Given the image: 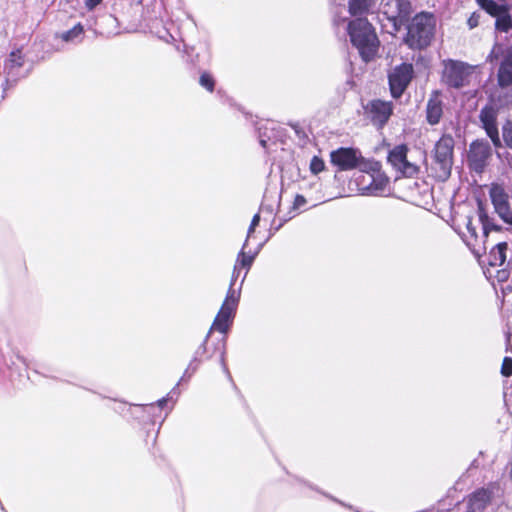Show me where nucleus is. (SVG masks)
Here are the masks:
<instances>
[{
	"label": "nucleus",
	"mask_w": 512,
	"mask_h": 512,
	"mask_svg": "<svg viewBox=\"0 0 512 512\" xmlns=\"http://www.w3.org/2000/svg\"><path fill=\"white\" fill-rule=\"evenodd\" d=\"M404 43L413 50H422L431 44L436 30V18L432 13L416 14L407 24Z\"/></svg>",
	"instance_id": "obj_1"
},
{
	"label": "nucleus",
	"mask_w": 512,
	"mask_h": 512,
	"mask_svg": "<svg viewBox=\"0 0 512 512\" xmlns=\"http://www.w3.org/2000/svg\"><path fill=\"white\" fill-rule=\"evenodd\" d=\"M348 34L362 59L369 62L377 53L379 41L375 30L366 18L359 17L349 22Z\"/></svg>",
	"instance_id": "obj_2"
},
{
	"label": "nucleus",
	"mask_w": 512,
	"mask_h": 512,
	"mask_svg": "<svg viewBox=\"0 0 512 512\" xmlns=\"http://www.w3.org/2000/svg\"><path fill=\"white\" fill-rule=\"evenodd\" d=\"M487 61L497 65V84L505 89L512 86V36L496 42Z\"/></svg>",
	"instance_id": "obj_3"
},
{
	"label": "nucleus",
	"mask_w": 512,
	"mask_h": 512,
	"mask_svg": "<svg viewBox=\"0 0 512 512\" xmlns=\"http://www.w3.org/2000/svg\"><path fill=\"white\" fill-rule=\"evenodd\" d=\"M472 73L473 66L462 61L449 59L444 62L442 80L447 86L460 89L469 84Z\"/></svg>",
	"instance_id": "obj_4"
},
{
	"label": "nucleus",
	"mask_w": 512,
	"mask_h": 512,
	"mask_svg": "<svg viewBox=\"0 0 512 512\" xmlns=\"http://www.w3.org/2000/svg\"><path fill=\"white\" fill-rule=\"evenodd\" d=\"M454 139L450 135H443L435 144L434 162L438 176L447 179L451 174L453 164Z\"/></svg>",
	"instance_id": "obj_5"
},
{
	"label": "nucleus",
	"mask_w": 512,
	"mask_h": 512,
	"mask_svg": "<svg viewBox=\"0 0 512 512\" xmlns=\"http://www.w3.org/2000/svg\"><path fill=\"white\" fill-rule=\"evenodd\" d=\"M492 147L486 139H476L469 145L468 164L471 170L482 173L492 156Z\"/></svg>",
	"instance_id": "obj_6"
},
{
	"label": "nucleus",
	"mask_w": 512,
	"mask_h": 512,
	"mask_svg": "<svg viewBox=\"0 0 512 512\" xmlns=\"http://www.w3.org/2000/svg\"><path fill=\"white\" fill-rule=\"evenodd\" d=\"M477 4L489 15L495 18V29L499 32H508L512 29V16L505 4L495 0H476Z\"/></svg>",
	"instance_id": "obj_7"
},
{
	"label": "nucleus",
	"mask_w": 512,
	"mask_h": 512,
	"mask_svg": "<svg viewBox=\"0 0 512 512\" xmlns=\"http://www.w3.org/2000/svg\"><path fill=\"white\" fill-rule=\"evenodd\" d=\"M384 8L383 13L392 23L395 31H399L410 20L412 14L410 0H391L385 4Z\"/></svg>",
	"instance_id": "obj_8"
},
{
	"label": "nucleus",
	"mask_w": 512,
	"mask_h": 512,
	"mask_svg": "<svg viewBox=\"0 0 512 512\" xmlns=\"http://www.w3.org/2000/svg\"><path fill=\"white\" fill-rule=\"evenodd\" d=\"M413 67L411 64L403 63L394 68L389 74V86L391 95L399 98L412 80Z\"/></svg>",
	"instance_id": "obj_9"
},
{
	"label": "nucleus",
	"mask_w": 512,
	"mask_h": 512,
	"mask_svg": "<svg viewBox=\"0 0 512 512\" xmlns=\"http://www.w3.org/2000/svg\"><path fill=\"white\" fill-rule=\"evenodd\" d=\"M481 127L490 138L493 146L498 149L503 146L497 124V112L489 105L484 106L479 113Z\"/></svg>",
	"instance_id": "obj_10"
},
{
	"label": "nucleus",
	"mask_w": 512,
	"mask_h": 512,
	"mask_svg": "<svg viewBox=\"0 0 512 512\" xmlns=\"http://www.w3.org/2000/svg\"><path fill=\"white\" fill-rule=\"evenodd\" d=\"M408 147L400 144L391 149L388 153V162L402 174L413 176L418 172V167L407 160Z\"/></svg>",
	"instance_id": "obj_11"
},
{
	"label": "nucleus",
	"mask_w": 512,
	"mask_h": 512,
	"mask_svg": "<svg viewBox=\"0 0 512 512\" xmlns=\"http://www.w3.org/2000/svg\"><path fill=\"white\" fill-rule=\"evenodd\" d=\"M359 153L355 148L340 147L330 153V160L339 171H349L356 169Z\"/></svg>",
	"instance_id": "obj_12"
},
{
	"label": "nucleus",
	"mask_w": 512,
	"mask_h": 512,
	"mask_svg": "<svg viewBox=\"0 0 512 512\" xmlns=\"http://www.w3.org/2000/svg\"><path fill=\"white\" fill-rule=\"evenodd\" d=\"M366 111L372 123L378 128H382L393 113V104L380 99L372 100L367 104Z\"/></svg>",
	"instance_id": "obj_13"
},
{
	"label": "nucleus",
	"mask_w": 512,
	"mask_h": 512,
	"mask_svg": "<svg viewBox=\"0 0 512 512\" xmlns=\"http://www.w3.org/2000/svg\"><path fill=\"white\" fill-rule=\"evenodd\" d=\"M23 64L24 58L21 51H12L4 65L7 83H16L20 78L25 77L26 71L23 70Z\"/></svg>",
	"instance_id": "obj_14"
},
{
	"label": "nucleus",
	"mask_w": 512,
	"mask_h": 512,
	"mask_svg": "<svg viewBox=\"0 0 512 512\" xmlns=\"http://www.w3.org/2000/svg\"><path fill=\"white\" fill-rule=\"evenodd\" d=\"M490 198L495 211L502 219L510 210L509 196L500 185H493L490 189Z\"/></svg>",
	"instance_id": "obj_15"
},
{
	"label": "nucleus",
	"mask_w": 512,
	"mask_h": 512,
	"mask_svg": "<svg viewBox=\"0 0 512 512\" xmlns=\"http://www.w3.org/2000/svg\"><path fill=\"white\" fill-rule=\"evenodd\" d=\"M443 115V102L440 93L433 91L426 104V120L430 125H437Z\"/></svg>",
	"instance_id": "obj_16"
},
{
	"label": "nucleus",
	"mask_w": 512,
	"mask_h": 512,
	"mask_svg": "<svg viewBox=\"0 0 512 512\" xmlns=\"http://www.w3.org/2000/svg\"><path fill=\"white\" fill-rule=\"evenodd\" d=\"M211 335V330L208 331L206 337L203 342L199 345V347L195 350L192 360L190 361L188 367L186 368L183 376L180 381H184L185 379H189L198 369L199 364L201 363L203 357L207 354V342Z\"/></svg>",
	"instance_id": "obj_17"
},
{
	"label": "nucleus",
	"mask_w": 512,
	"mask_h": 512,
	"mask_svg": "<svg viewBox=\"0 0 512 512\" xmlns=\"http://www.w3.org/2000/svg\"><path fill=\"white\" fill-rule=\"evenodd\" d=\"M235 311V309L222 305L210 328L211 332L213 330H217L221 333H227V331L230 328Z\"/></svg>",
	"instance_id": "obj_18"
},
{
	"label": "nucleus",
	"mask_w": 512,
	"mask_h": 512,
	"mask_svg": "<svg viewBox=\"0 0 512 512\" xmlns=\"http://www.w3.org/2000/svg\"><path fill=\"white\" fill-rule=\"evenodd\" d=\"M477 212H478L479 222L482 225V233H483L484 238H487L489 233L492 231H496V232L501 231V227L494 222L493 218L489 217L482 202H480V201L478 202V211Z\"/></svg>",
	"instance_id": "obj_19"
},
{
	"label": "nucleus",
	"mask_w": 512,
	"mask_h": 512,
	"mask_svg": "<svg viewBox=\"0 0 512 512\" xmlns=\"http://www.w3.org/2000/svg\"><path fill=\"white\" fill-rule=\"evenodd\" d=\"M508 244L499 242L494 245L488 254V264L492 267L503 266L506 261Z\"/></svg>",
	"instance_id": "obj_20"
},
{
	"label": "nucleus",
	"mask_w": 512,
	"mask_h": 512,
	"mask_svg": "<svg viewBox=\"0 0 512 512\" xmlns=\"http://www.w3.org/2000/svg\"><path fill=\"white\" fill-rule=\"evenodd\" d=\"M246 247H247V240H245L241 251L238 253L237 260H236V263H235L234 269H233V278H235V273H236L237 269L245 268L247 271L250 269V267L252 266V264L254 262L256 255L259 252V249L261 248V245L253 253H250V252L247 253L245 251Z\"/></svg>",
	"instance_id": "obj_21"
},
{
	"label": "nucleus",
	"mask_w": 512,
	"mask_h": 512,
	"mask_svg": "<svg viewBox=\"0 0 512 512\" xmlns=\"http://www.w3.org/2000/svg\"><path fill=\"white\" fill-rule=\"evenodd\" d=\"M375 0H349V12L352 16H363L370 12Z\"/></svg>",
	"instance_id": "obj_22"
},
{
	"label": "nucleus",
	"mask_w": 512,
	"mask_h": 512,
	"mask_svg": "<svg viewBox=\"0 0 512 512\" xmlns=\"http://www.w3.org/2000/svg\"><path fill=\"white\" fill-rule=\"evenodd\" d=\"M84 28L78 23L73 28L61 34V39L65 42L79 43L83 39Z\"/></svg>",
	"instance_id": "obj_23"
},
{
	"label": "nucleus",
	"mask_w": 512,
	"mask_h": 512,
	"mask_svg": "<svg viewBox=\"0 0 512 512\" xmlns=\"http://www.w3.org/2000/svg\"><path fill=\"white\" fill-rule=\"evenodd\" d=\"M356 168L362 172L370 173L378 171L379 164L373 160H366L364 157H362L361 153H359Z\"/></svg>",
	"instance_id": "obj_24"
},
{
	"label": "nucleus",
	"mask_w": 512,
	"mask_h": 512,
	"mask_svg": "<svg viewBox=\"0 0 512 512\" xmlns=\"http://www.w3.org/2000/svg\"><path fill=\"white\" fill-rule=\"evenodd\" d=\"M239 297H240V293L235 291L233 289V286L230 285L227 296L222 305L236 310L238 302H239Z\"/></svg>",
	"instance_id": "obj_25"
},
{
	"label": "nucleus",
	"mask_w": 512,
	"mask_h": 512,
	"mask_svg": "<svg viewBox=\"0 0 512 512\" xmlns=\"http://www.w3.org/2000/svg\"><path fill=\"white\" fill-rule=\"evenodd\" d=\"M502 139L505 145L512 150V119L507 120L503 124Z\"/></svg>",
	"instance_id": "obj_26"
},
{
	"label": "nucleus",
	"mask_w": 512,
	"mask_h": 512,
	"mask_svg": "<svg viewBox=\"0 0 512 512\" xmlns=\"http://www.w3.org/2000/svg\"><path fill=\"white\" fill-rule=\"evenodd\" d=\"M199 84L209 92L215 88V80L209 72H203L199 78Z\"/></svg>",
	"instance_id": "obj_27"
},
{
	"label": "nucleus",
	"mask_w": 512,
	"mask_h": 512,
	"mask_svg": "<svg viewBox=\"0 0 512 512\" xmlns=\"http://www.w3.org/2000/svg\"><path fill=\"white\" fill-rule=\"evenodd\" d=\"M325 169V163L322 158L313 156L310 161V171L312 174L317 175Z\"/></svg>",
	"instance_id": "obj_28"
},
{
	"label": "nucleus",
	"mask_w": 512,
	"mask_h": 512,
	"mask_svg": "<svg viewBox=\"0 0 512 512\" xmlns=\"http://www.w3.org/2000/svg\"><path fill=\"white\" fill-rule=\"evenodd\" d=\"M501 374L504 377L512 376V358L505 357L503 359L502 366H501Z\"/></svg>",
	"instance_id": "obj_29"
},
{
	"label": "nucleus",
	"mask_w": 512,
	"mask_h": 512,
	"mask_svg": "<svg viewBox=\"0 0 512 512\" xmlns=\"http://www.w3.org/2000/svg\"><path fill=\"white\" fill-rule=\"evenodd\" d=\"M180 382H181V381H179V382L176 384V386H175V387H174V388L169 392L168 397H164V398L159 399V400L157 401V405H158L160 408H163V407L166 405V403H167V401H168V398H172V397H173V395H177V394H178V392H177V387L179 386Z\"/></svg>",
	"instance_id": "obj_30"
},
{
	"label": "nucleus",
	"mask_w": 512,
	"mask_h": 512,
	"mask_svg": "<svg viewBox=\"0 0 512 512\" xmlns=\"http://www.w3.org/2000/svg\"><path fill=\"white\" fill-rule=\"evenodd\" d=\"M466 228H467V231L470 234V236L476 240L477 239L476 227L473 225L471 218H468Z\"/></svg>",
	"instance_id": "obj_31"
},
{
	"label": "nucleus",
	"mask_w": 512,
	"mask_h": 512,
	"mask_svg": "<svg viewBox=\"0 0 512 512\" xmlns=\"http://www.w3.org/2000/svg\"><path fill=\"white\" fill-rule=\"evenodd\" d=\"M467 24L469 26L470 29H473L475 27L478 26L479 24V15L476 14V13H473L469 18H468V21H467Z\"/></svg>",
	"instance_id": "obj_32"
},
{
	"label": "nucleus",
	"mask_w": 512,
	"mask_h": 512,
	"mask_svg": "<svg viewBox=\"0 0 512 512\" xmlns=\"http://www.w3.org/2000/svg\"><path fill=\"white\" fill-rule=\"evenodd\" d=\"M268 140H270V136L266 132L262 133V127H259V142L261 146L266 148Z\"/></svg>",
	"instance_id": "obj_33"
},
{
	"label": "nucleus",
	"mask_w": 512,
	"mask_h": 512,
	"mask_svg": "<svg viewBox=\"0 0 512 512\" xmlns=\"http://www.w3.org/2000/svg\"><path fill=\"white\" fill-rule=\"evenodd\" d=\"M220 364H221V367L223 369V372L227 375L228 379L231 380L232 377H231V374L228 370V367L225 363V351H222L221 352V356H220Z\"/></svg>",
	"instance_id": "obj_34"
},
{
	"label": "nucleus",
	"mask_w": 512,
	"mask_h": 512,
	"mask_svg": "<svg viewBox=\"0 0 512 512\" xmlns=\"http://www.w3.org/2000/svg\"><path fill=\"white\" fill-rule=\"evenodd\" d=\"M101 2H102V0H85V7L88 10H93Z\"/></svg>",
	"instance_id": "obj_35"
},
{
	"label": "nucleus",
	"mask_w": 512,
	"mask_h": 512,
	"mask_svg": "<svg viewBox=\"0 0 512 512\" xmlns=\"http://www.w3.org/2000/svg\"><path fill=\"white\" fill-rule=\"evenodd\" d=\"M306 203V199L302 195H296L294 200V208L300 207Z\"/></svg>",
	"instance_id": "obj_36"
},
{
	"label": "nucleus",
	"mask_w": 512,
	"mask_h": 512,
	"mask_svg": "<svg viewBox=\"0 0 512 512\" xmlns=\"http://www.w3.org/2000/svg\"><path fill=\"white\" fill-rule=\"evenodd\" d=\"M260 210L262 212H268L269 214H272L274 211L272 205H268L264 202L261 204Z\"/></svg>",
	"instance_id": "obj_37"
},
{
	"label": "nucleus",
	"mask_w": 512,
	"mask_h": 512,
	"mask_svg": "<svg viewBox=\"0 0 512 512\" xmlns=\"http://www.w3.org/2000/svg\"><path fill=\"white\" fill-rule=\"evenodd\" d=\"M369 177L372 179L371 183H373L374 182L373 176L369 175ZM365 190H368L369 192L374 193L375 191L381 190V187H379L378 185L373 187L372 184H370L368 187L365 188Z\"/></svg>",
	"instance_id": "obj_38"
},
{
	"label": "nucleus",
	"mask_w": 512,
	"mask_h": 512,
	"mask_svg": "<svg viewBox=\"0 0 512 512\" xmlns=\"http://www.w3.org/2000/svg\"><path fill=\"white\" fill-rule=\"evenodd\" d=\"M502 220L512 226V211H510L507 215H505Z\"/></svg>",
	"instance_id": "obj_39"
},
{
	"label": "nucleus",
	"mask_w": 512,
	"mask_h": 512,
	"mask_svg": "<svg viewBox=\"0 0 512 512\" xmlns=\"http://www.w3.org/2000/svg\"><path fill=\"white\" fill-rule=\"evenodd\" d=\"M259 222H260V215H259V213H257L253 216L251 224H252V226L257 227L259 225Z\"/></svg>",
	"instance_id": "obj_40"
},
{
	"label": "nucleus",
	"mask_w": 512,
	"mask_h": 512,
	"mask_svg": "<svg viewBox=\"0 0 512 512\" xmlns=\"http://www.w3.org/2000/svg\"><path fill=\"white\" fill-rule=\"evenodd\" d=\"M255 228H256V226H252V224H250V226L248 228V232H247V238H246L247 241L251 237L252 233L255 231Z\"/></svg>",
	"instance_id": "obj_41"
},
{
	"label": "nucleus",
	"mask_w": 512,
	"mask_h": 512,
	"mask_svg": "<svg viewBox=\"0 0 512 512\" xmlns=\"http://www.w3.org/2000/svg\"><path fill=\"white\" fill-rule=\"evenodd\" d=\"M287 220V218L281 220V222L278 225H276L275 230H279Z\"/></svg>",
	"instance_id": "obj_42"
},
{
	"label": "nucleus",
	"mask_w": 512,
	"mask_h": 512,
	"mask_svg": "<svg viewBox=\"0 0 512 512\" xmlns=\"http://www.w3.org/2000/svg\"><path fill=\"white\" fill-rule=\"evenodd\" d=\"M238 276H239V269H237V271L235 273V278L232 277V279H231V286L234 285V283H235L236 279L238 278Z\"/></svg>",
	"instance_id": "obj_43"
},
{
	"label": "nucleus",
	"mask_w": 512,
	"mask_h": 512,
	"mask_svg": "<svg viewBox=\"0 0 512 512\" xmlns=\"http://www.w3.org/2000/svg\"><path fill=\"white\" fill-rule=\"evenodd\" d=\"M136 407H140V408H143V407H153V404H150V405H135Z\"/></svg>",
	"instance_id": "obj_44"
},
{
	"label": "nucleus",
	"mask_w": 512,
	"mask_h": 512,
	"mask_svg": "<svg viewBox=\"0 0 512 512\" xmlns=\"http://www.w3.org/2000/svg\"><path fill=\"white\" fill-rule=\"evenodd\" d=\"M245 274H247V272ZM245 278H246V275H243L242 282L244 281Z\"/></svg>",
	"instance_id": "obj_45"
}]
</instances>
